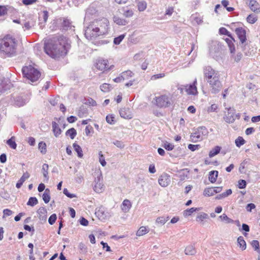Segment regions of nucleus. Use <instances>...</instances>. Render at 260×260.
I'll return each instance as SVG.
<instances>
[{
  "instance_id": "obj_1",
  "label": "nucleus",
  "mask_w": 260,
  "mask_h": 260,
  "mask_svg": "<svg viewBox=\"0 0 260 260\" xmlns=\"http://www.w3.org/2000/svg\"><path fill=\"white\" fill-rule=\"evenodd\" d=\"M44 51L51 57L58 59L67 54L68 51L67 39L63 36H60L56 41L50 40L45 43Z\"/></svg>"
},
{
  "instance_id": "obj_2",
  "label": "nucleus",
  "mask_w": 260,
  "mask_h": 260,
  "mask_svg": "<svg viewBox=\"0 0 260 260\" xmlns=\"http://www.w3.org/2000/svg\"><path fill=\"white\" fill-rule=\"evenodd\" d=\"M18 41L13 35L7 34L0 37V56L10 58L17 54Z\"/></svg>"
},
{
  "instance_id": "obj_3",
  "label": "nucleus",
  "mask_w": 260,
  "mask_h": 260,
  "mask_svg": "<svg viewBox=\"0 0 260 260\" xmlns=\"http://www.w3.org/2000/svg\"><path fill=\"white\" fill-rule=\"evenodd\" d=\"M204 75L205 78L210 85L211 92L215 94L218 93L222 86L219 80L218 72L210 66H207L204 68Z\"/></svg>"
},
{
  "instance_id": "obj_4",
  "label": "nucleus",
  "mask_w": 260,
  "mask_h": 260,
  "mask_svg": "<svg viewBox=\"0 0 260 260\" xmlns=\"http://www.w3.org/2000/svg\"><path fill=\"white\" fill-rule=\"evenodd\" d=\"M173 95L170 92L155 96L154 104L159 108H167L173 104Z\"/></svg>"
},
{
  "instance_id": "obj_5",
  "label": "nucleus",
  "mask_w": 260,
  "mask_h": 260,
  "mask_svg": "<svg viewBox=\"0 0 260 260\" xmlns=\"http://www.w3.org/2000/svg\"><path fill=\"white\" fill-rule=\"evenodd\" d=\"M22 72L23 76L31 83L38 81L41 75L39 71L31 65L23 67Z\"/></svg>"
},
{
  "instance_id": "obj_6",
  "label": "nucleus",
  "mask_w": 260,
  "mask_h": 260,
  "mask_svg": "<svg viewBox=\"0 0 260 260\" xmlns=\"http://www.w3.org/2000/svg\"><path fill=\"white\" fill-rule=\"evenodd\" d=\"M94 25L96 27V30L101 36L106 35L109 30V22L107 19L103 18L101 19L94 20L92 21Z\"/></svg>"
},
{
  "instance_id": "obj_7",
  "label": "nucleus",
  "mask_w": 260,
  "mask_h": 260,
  "mask_svg": "<svg viewBox=\"0 0 260 260\" xmlns=\"http://www.w3.org/2000/svg\"><path fill=\"white\" fill-rule=\"evenodd\" d=\"M96 30V27L91 22L87 26L85 27L84 30V35L86 39L89 40H94L98 37L101 36Z\"/></svg>"
},
{
  "instance_id": "obj_8",
  "label": "nucleus",
  "mask_w": 260,
  "mask_h": 260,
  "mask_svg": "<svg viewBox=\"0 0 260 260\" xmlns=\"http://www.w3.org/2000/svg\"><path fill=\"white\" fill-rule=\"evenodd\" d=\"M208 133V130L205 126H201L191 135L190 138L192 142L196 143L203 140Z\"/></svg>"
},
{
  "instance_id": "obj_9",
  "label": "nucleus",
  "mask_w": 260,
  "mask_h": 260,
  "mask_svg": "<svg viewBox=\"0 0 260 260\" xmlns=\"http://www.w3.org/2000/svg\"><path fill=\"white\" fill-rule=\"evenodd\" d=\"M104 185L103 184V178L101 171H98L94 174V180L93 190L98 193L102 192L104 190Z\"/></svg>"
},
{
  "instance_id": "obj_10",
  "label": "nucleus",
  "mask_w": 260,
  "mask_h": 260,
  "mask_svg": "<svg viewBox=\"0 0 260 260\" xmlns=\"http://www.w3.org/2000/svg\"><path fill=\"white\" fill-rule=\"evenodd\" d=\"M240 117V114H235V110L234 108H229L227 109V112L225 113L223 119L225 121L229 123H233L236 118L239 119Z\"/></svg>"
},
{
  "instance_id": "obj_11",
  "label": "nucleus",
  "mask_w": 260,
  "mask_h": 260,
  "mask_svg": "<svg viewBox=\"0 0 260 260\" xmlns=\"http://www.w3.org/2000/svg\"><path fill=\"white\" fill-rule=\"evenodd\" d=\"M197 84V79H195L192 84L184 86V89L188 94L196 95L197 94L198 90L196 86Z\"/></svg>"
},
{
  "instance_id": "obj_12",
  "label": "nucleus",
  "mask_w": 260,
  "mask_h": 260,
  "mask_svg": "<svg viewBox=\"0 0 260 260\" xmlns=\"http://www.w3.org/2000/svg\"><path fill=\"white\" fill-rule=\"evenodd\" d=\"M95 215L101 220H106L109 218L110 215L104 208H100L98 210L95 212Z\"/></svg>"
},
{
  "instance_id": "obj_13",
  "label": "nucleus",
  "mask_w": 260,
  "mask_h": 260,
  "mask_svg": "<svg viewBox=\"0 0 260 260\" xmlns=\"http://www.w3.org/2000/svg\"><path fill=\"white\" fill-rule=\"evenodd\" d=\"M246 4L252 11L255 13H260V5L256 0H247Z\"/></svg>"
},
{
  "instance_id": "obj_14",
  "label": "nucleus",
  "mask_w": 260,
  "mask_h": 260,
  "mask_svg": "<svg viewBox=\"0 0 260 260\" xmlns=\"http://www.w3.org/2000/svg\"><path fill=\"white\" fill-rule=\"evenodd\" d=\"M235 32L242 44L246 42L247 40L246 32L244 28L243 27H237L235 29Z\"/></svg>"
},
{
  "instance_id": "obj_15",
  "label": "nucleus",
  "mask_w": 260,
  "mask_h": 260,
  "mask_svg": "<svg viewBox=\"0 0 260 260\" xmlns=\"http://www.w3.org/2000/svg\"><path fill=\"white\" fill-rule=\"evenodd\" d=\"M29 101V99L26 96H18L14 99V105L18 107L23 106Z\"/></svg>"
},
{
  "instance_id": "obj_16",
  "label": "nucleus",
  "mask_w": 260,
  "mask_h": 260,
  "mask_svg": "<svg viewBox=\"0 0 260 260\" xmlns=\"http://www.w3.org/2000/svg\"><path fill=\"white\" fill-rule=\"evenodd\" d=\"M158 181L160 186L166 187L170 182V176L167 173H164L159 177Z\"/></svg>"
},
{
  "instance_id": "obj_17",
  "label": "nucleus",
  "mask_w": 260,
  "mask_h": 260,
  "mask_svg": "<svg viewBox=\"0 0 260 260\" xmlns=\"http://www.w3.org/2000/svg\"><path fill=\"white\" fill-rule=\"evenodd\" d=\"M96 68L100 71H104L109 69L108 60L106 59H99L96 62Z\"/></svg>"
},
{
  "instance_id": "obj_18",
  "label": "nucleus",
  "mask_w": 260,
  "mask_h": 260,
  "mask_svg": "<svg viewBox=\"0 0 260 260\" xmlns=\"http://www.w3.org/2000/svg\"><path fill=\"white\" fill-rule=\"evenodd\" d=\"M120 116L124 119H130L133 118V115L128 108H123L119 110Z\"/></svg>"
},
{
  "instance_id": "obj_19",
  "label": "nucleus",
  "mask_w": 260,
  "mask_h": 260,
  "mask_svg": "<svg viewBox=\"0 0 260 260\" xmlns=\"http://www.w3.org/2000/svg\"><path fill=\"white\" fill-rule=\"evenodd\" d=\"M230 37V38L225 39V41L228 45L231 53H233L235 51V47L234 44L235 40L232 36Z\"/></svg>"
},
{
  "instance_id": "obj_20",
  "label": "nucleus",
  "mask_w": 260,
  "mask_h": 260,
  "mask_svg": "<svg viewBox=\"0 0 260 260\" xmlns=\"http://www.w3.org/2000/svg\"><path fill=\"white\" fill-rule=\"evenodd\" d=\"M209 218L208 215L205 212H201L196 217V221L198 222L203 224L206 219Z\"/></svg>"
},
{
  "instance_id": "obj_21",
  "label": "nucleus",
  "mask_w": 260,
  "mask_h": 260,
  "mask_svg": "<svg viewBox=\"0 0 260 260\" xmlns=\"http://www.w3.org/2000/svg\"><path fill=\"white\" fill-rule=\"evenodd\" d=\"M52 131L55 137H58L62 132L58 124L55 121L52 122Z\"/></svg>"
},
{
  "instance_id": "obj_22",
  "label": "nucleus",
  "mask_w": 260,
  "mask_h": 260,
  "mask_svg": "<svg viewBox=\"0 0 260 260\" xmlns=\"http://www.w3.org/2000/svg\"><path fill=\"white\" fill-rule=\"evenodd\" d=\"M30 175L29 174L26 172L25 173H24L22 177L20 178V179L18 181L16 184V187L17 188H20L21 186L22 185L23 182L29 177Z\"/></svg>"
},
{
  "instance_id": "obj_23",
  "label": "nucleus",
  "mask_w": 260,
  "mask_h": 260,
  "mask_svg": "<svg viewBox=\"0 0 260 260\" xmlns=\"http://www.w3.org/2000/svg\"><path fill=\"white\" fill-rule=\"evenodd\" d=\"M132 207V204L129 200H124L121 205V209L124 212H127Z\"/></svg>"
},
{
  "instance_id": "obj_24",
  "label": "nucleus",
  "mask_w": 260,
  "mask_h": 260,
  "mask_svg": "<svg viewBox=\"0 0 260 260\" xmlns=\"http://www.w3.org/2000/svg\"><path fill=\"white\" fill-rule=\"evenodd\" d=\"M238 246L242 250H244L246 248V243L242 236H240L237 239Z\"/></svg>"
},
{
  "instance_id": "obj_25",
  "label": "nucleus",
  "mask_w": 260,
  "mask_h": 260,
  "mask_svg": "<svg viewBox=\"0 0 260 260\" xmlns=\"http://www.w3.org/2000/svg\"><path fill=\"white\" fill-rule=\"evenodd\" d=\"M218 172L217 171H212L209 172V180L211 183H214L217 179Z\"/></svg>"
},
{
  "instance_id": "obj_26",
  "label": "nucleus",
  "mask_w": 260,
  "mask_h": 260,
  "mask_svg": "<svg viewBox=\"0 0 260 260\" xmlns=\"http://www.w3.org/2000/svg\"><path fill=\"white\" fill-rule=\"evenodd\" d=\"M113 21L119 25H125L127 24V22L125 19L116 16L113 17Z\"/></svg>"
},
{
  "instance_id": "obj_27",
  "label": "nucleus",
  "mask_w": 260,
  "mask_h": 260,
  "mask_svg": "<svg viewBox=\"0 0 260 260\" xmlns=\"http://www.w3.org/2000/svg\"><path fill=\"white\" fill-rule=\"evenodd\" d=\"M123 80H128L129 78L133 77L134 74L133 72L130 70H127L121 73Z\"/></svg>"
},
{
  "instance_id": "obj_28",
  "label": "nucleus",
  "mask_w": 260,
  "mask_h": 260,
  "mask_svg": "<svg viewBox=\"0 0 260 260\" xmlns=\"http://www.w3.org/2000/svg\"><path fill=\"white\" fill-rule=\"evenodd\" d=\"M185 253L186 255H194L196 253V250L193 245H189L186 247Z\"/></svg>"
},
{
  "instance_id": "obj_29",
  "label": "nucleus",
  "mask_w": 260,
  "mask_h": 260,
  "mask_svg": "<svg viewBox=\"0 0 260 260\" xmlns=\"http://www.w3.org/2000/svg\"><path fill=\"white\" fill-rule=\"evenodd\" d=\"M149 232V229L144 226H141L136 233V235L140 237L145 235Z\"/></svg>"
},
{
  "instance_id": "obj_30",
  "label": "nucleus",
  "mask_w": 260,
  "mask_h": 260,
  "mask_svg": "<svg viewBox=\"0 0 260 260\" xmlns=\"http://www.w3.org/2000/svg\"><path fill=\"white\" fill-rule=\"evenodd\" d=\"M73 146L75 151L77 153L78 156L80 158L82 157L83 154L81 147L76 143H74Z\"/></svg>"
},
{
  "instance_id": "obj_31",
  "label": "nucleus",
  "mask_w": 260,
  "mask_h": 260,
  "mask_svg": "<svg viewBox=\"0 0 260 260\" xmlns=\"http://www.w3.org/2000/svg\"><path fill=\"white\" fill-rule=\"evenodd\" d=\"M42 198L43 201L45 203H48L50 200V190L48 188H46L44 192Z\"/></svg>"
},
{
  "instance_id": "obj_32",
  "label": "nucleus",
  "mask_w": 260,
  "mask_h": 260,
  "mask_svg": "<svg viewBox=\"0 0 260 260\" xmlns=\"http://www.w3.org/2000/svg\"><path fill=\"white\" fill-rule=\"evenodd\" d=\"M66 135L71 139H74L77 135L76 130L74 128H70L66 132Z\"/></svg>"
},
{
  "instance_id": "obj_33",
  "label": "nucleus",
  "mask_w": 260,
  "mask_h": 260,
  "mask_svg": "<svg viewBox=\"0 0 260 260\" xmlns=\"http://www.w3.org/2000/svg\"><path fill=\"white\" fill-rule=\"evenodd\" d=\"M220 150H221L220 147H219L218 146H215L214 148L210 150V151L209 152V157H212L214 156L215 155H217V154H218L220 152Z\"/></svg>"
},
{
  "instance_id": "obj_34",
  "label": "nucleus",
  "mask_w": 260,
  "mask_h": 260,
  "mask_svg": "<svg viewBox=\"0 0 260 260\" xmlns=\"http://www.w3.org/2000/svg\"><path fill=\"white\" fill-rule=\"evenodd\" d=\"M200 208H191L190 209H186L183 211V215L185 217H187L191 215L193 212L199 211Z\"/></svg>"
},
{
  "instance_id": "obj_35",
  "label": "nucleus",
  "mask_w": 260,
  "mask_h": 260,
  "mask_svg": "<svg viewBox=\"0 0 260 260\" xmlns=\"http://www.w3.org/2000/svg\"><path fill=\"white\" fill-rule=\"evenodd\" d=\"M147 3L144 1H140L137 4L138 9L140 12H143L147 8Z\"/></svg>"
},
{
  "instance_id": "obj_36",
  "label": "nucleus",
  "mask_w": 260,
  "mask_h": 260,
  "mask_svg": "<svg viewBox=\"0 0 260 260\" xmlns=\"http://www.w3.org/2000/svg\"><path fill=\"white\" fill-rule=\"evenodd\" d=\"M49 166L47 164H44L42 166V172L44 177L48 180Z\"/></svg>"
},
{
  "instance_id": "obj_37",
  "label": "nucleus",
  "mask_w": 260,
  "mask_h": 260,
  "mask_svg": "<svg viewBox=\"0 0 260 260\" xmlns=\"http://www.w3.org/2000/svg\"><path fill=\"white\" fill-rule=\"evenodd\" d=\"M214 190L212 187L206 188L203 192L205 197H210L214 195Z\"/></svg>"
},
{
  "instance_id": "obj_38",
  "label": "nucleus",
  "mask_w": 260,
  "mask_h": 260,
  "mask_svg": "<svg viewBox=\"0 0 260 260\" xmlns=\"http://www.w3.org/2000/svg\"><path fill=\"white\" fill-rule=\"evenodd\" d=\"M246 20L248 23L250 24H254L257 20V16L253 14H251L247 16Z\"/></svg>"
},
{
  "instance_id": "obj_39",
  "label": "nucleus",
  "mask_w": 260,
  "mask_h": 260,
  "mask_svg": "<svg viewBox=\"0 0 260 260\" xmlns=\"http://www.w3.org/2000/svg\"><path fill=\"white\" fill-rule=\"evenodd\" d=\"M169 220V217H165L164 216H160L156 218V223L164 225Z\"/></svg>"
},
{
  "instance_id": "obj_40",
  "label": "nucleus",
  "mask_w": 260,
  "mask_h": 260,
  "mask_svg": "<svg viewBox=\"0 0 260 260\" xmlns=\"http://www.w3.org/2000/svg\"><path fill=\"white\" fill-rule=\"evenodd\" d=\"M231 54V58L236 62L240 61L243 56V55L241 52H238L235 54L234 52L233 53Z\"/></svg>"
},
{
  "instance_id": "obj_41",
  "label": "nucleus",
  "mask_w": 260,
  "mask_h": 260,
  "mask_svg": "<svg viewBox=\"0 0 260 260\" xmlns=\"http://www.w3.org/2000/svg\"><path fill=\"white\" fill-rule=\"evenodd\" d=\"M7 143L12 149H15L17 147V144L16 143L14 137H13L9 139L7 141Z\"/></svg>"
},
{
  "instance_id": "obj_42",
  "label": "nucleus",
  "mask_w": 260,
  "mask_h": 260,
  "mask_svg": "<svg viewBox=\"0 0 260 260\" xmlns=\"http://www.w3.org/2000/svg\"><path fill=\"white\" fill-rule=\"evenodd\" d=\"M38 148L42 154L46 153V144L44 142H40L38 144Z\"/></svg>"
},
{
  "instance_id": "obj_43",
  "label": "nucleus",
  "mask_w": 260,
  "mask_h": 260,
  "mask_svg": "<svg viewBox=\"0 0 260 260\" xmlns=\"http://www.w3.org/2000/svg\"><path fill=\"white\" fill-rule=\"evenodd\" d=\"M219 217L222 221H225L226 223H234V220L230 218L225 214H222Z\"/></svg>"
},
{
  "instance_id": "obj_44",
  "label": "nucleus",
  "mask_w": 260,
  "mask_h": 260,
  "mask_svg": "<svg viewBox=\"0 0 260 260\" xmlns=\"http://www.w3.org/2000/svg\"><path fill=\"white\" fill-rule=\"evenodd\" d=\"M111 87V85L108 83H104L100 86L101 90L104 92H109L110 90Z\"/></svg>"
},
{
  "instance_id": "obj_45",
  "label": "nucleus",
  "mask_w": 260,
  "mask_h": 260,
  "mask_svg": "<svg viewBox=\"0 0 260 260\" xmlns=\"http://www.w3.org/2000/svg\"><path fill=\"white\" fill-rule=\"evenodd\" d=\"M245 143V140L242 137H239L235 140V144L237 147H240Z\"/></svg>"
},
{
  "instance_id": "obj_46",
  "label": "nucleus",
  "mask_w": 260,
  "mask_h": 260,
  "mask_svg": "<svg viewBox=\"0 0 260 260\" xmlns=\"http://www.w3.org/2000/svg\"><path fill=\"white\" fill-rule=\"evenodd\" d=\"M162 146L168 151L172 150L174 148V145L173 144L168 143L167 141L164 143Z\"/></svg>"
},
{
  "instance_id": "obj_47",
  "label": "nucleus",
  "mask_w": 260,
  "mask_h": 260,
  "mask_svg": "<svg viewBox=\"0 0 260 260\" xmlns=\"http://www.w3.org/2000/svg\"><path fill=\"white\" fill-rule=\"evenodd\" d=\"M38 203V201L36 197H30L27 203V205L30 206H34Z\"/></svg>"
},
{
  "instance_id": "obj_48",
  "label": "nucleus",
  "mask_w": 260,
  "mask_h": 260,
  "mask_svg": "<svg viewBox=\"0 0 260 260\" xmlns=\"http://www.w3.org/2000/svg\"><path fill=\"white\" fill-rule=\"evenodd\" d=\"M115 117L113 114H109L106 116V119L107 123L110 124H114L115 123Z\"/></svg>"
},
{
  "instance_id": "obj_49",
  "label": "nucleus",
  "mask_w": 260,
  "mask_h": 260,
  "mask_svg": "<svg viewBox=\"0 0 260 260\" xmlns=\"http://www.w3.org/2000/svg\"><path fill=\"white\" fill-rule=\"evenodd\" d=\"M124 37L125 35L122 34L117 37L115 38L113 41L114 44L115 45H119L124 38Z\"/></svg>"
},
{
  "instance_id": "obj_50",
  "label": "nucleus",
  "mask_w": 260,
  "mask_h": 260,
  "mask_svg": "<svg viewBox=\"0 0 260 260\" xmlns=\"http://www.w3.org/2000/svg\"><path fill=\"white\" fill-rule=\"evenodd\" d=\"M85 132L86 136H90L93 133V128L92 126L90 125H87L85 129Z\"/></svg>"
},
{
  "instance_id": "obj_51",
  "label": "nucleus",
  "mask_w": 260,
  "mask_h": 260,
  "mask_svg": "<svg viewBox=\"0 0 260 260\" xmlns=\"http://www.w3.org/2000/svg\"><path fill=\"white\" fill-rule=\"evenodd\" d=\"M8 9L6 6H0V17L7 14Z\"/></svg>"
},
{
  "instance_id": "obj_52",
  "label": "nucleus",
  "mask_w": 260,
  "mask_h": 260,
  "mask_svg": "<svg viewBox=\"0 0 260 260\" xmlns=\"http://www.w3.org/2000/svg\"><path fill=\"white\" fill-rule=\"evenodd\" d=\"M99 161L101 165L103 167L105 166L106 165V161L105 160V157L104 155L102 154V151H100L99 153Z\"/></svg>"
},
{
  "instance_id": "obj_53",
  "label": "nucleus",
  "mask_w": 260,
  "mask_h": 260,
  "mask_svg": "<svg viewBox=\"0 0 260 260\" xmlns=\"http://www.w3.org/2000/svg\"><path fill=\"white\" fill-rule=\"evenodd\" d=\"M219 32L220 35H225L228 37H231V34L224 27H221L219 29Z\"/></svg>"
},
{
  "instance_id": "obj_54",
  "label": "nucleus",
  "mask_w": 260,
  "mask_h": 260,
  "mask_svg": "<svg viewBox=\"0 0 260 260\" xmlns=\"http://www.w3.org/2000/svg\"><path fill=\"white\" fill-rule=\"evenodd\" d=\"M35 23L33 21L25 22L24 23L23 27L25 29L28 30L34 26Z\"/></svg>"
},
{
  "instance_id": "obj_55",
  "label": "nucleus",
  "mask_w": 260,
  "mask_h": 260,
  "mask_svg": "<svg viewBox=\"0 0 260 260\" xmlns=\"http://www.w3.org/2000/svg\"><path fill=\"white\" fill-rule=\"evenodd\" d=\"M165 76V73H160L152 76L150 78L151 80H156L158 79L164 78Z\"/></svg>"
},
{
  "instance_id": "obj_56",
  "label": "nucleus",
  "mask_w": 260,
  "mask_h": 260,
  "mask_svg": "<svg viewBox=\"0 0 260 260\" xmlns=\"http://www.w3.org/2000/svg\"><path fill=\"white\" fill-rule=\"evenodd\" d=\"M57 219V216L55 214H52L49 218L48 222L50 224H53Z\"/></svg>"
},
{
  "instance_id": "obj_57",
  "label": "nucleus",
  "mask_w": 260,
  "mask_h": 260,
  "mask_svg": "<svg viewBox=\"0 0 260 260\" xmlns=\"http://www.w3.org/2000/svg\"><path fill=\"white\" fill-rule=\"evenodd\" d=\"M113 143L117 147L120 149L123 148L125 146V145L124 144L123 142L121 141L115 140L113 142Z\"/></svg>"
},
{
  "instance_id": "obj_58",
  "label": "nucleus",
  "mask_w": 260,
  "mask_h": 260,
  "mask_svg": "<svg viewBox=\"0 0 260 260\" xmlns=\"http://www.w3.org/2000/svg\"><path fill=\"white\" fill-rule=\"evenodd\" d=\"M218 109V106L217 105L215 104H213L211 105V106L210 107L208 108L207 111L208 113L215 112Z\"/></svg>"
},
{
  "instance_id": "obj_59",
  "label": "nucleus",
  "mask_w": 260,
  "mask_h": 260,
  "mask_svg": "<svg viewBox=\"0 0 260 260\" xmlns=\"http://www.w3.org/2000/svg\"><path fill=\"white\" fill-rule=\"evenodd\" d=\"M62 26L64 29H68L71 26V22L68 19H64L62 22Z\"/></svg>"
},
{
  "instance_id": "obj_60",
  "label": "nucleus",
  "mask_w": 260,
  "mask_h": 260,
  "mask_svg": "<svg viewBox=\"0 0 260 260\" xmlns=\"http://www.w3.org/2000/svg\"><path fill=\"white\" fill-rule=\"evenodd\" d=\"M38 0H22V2L23 5L25 6H28L30 5H32L36 3H37Z\"/></svg>"
},
{
  "instance_id": "obj_61",
  "label": "nucleus",
  "mask_w": 260,
  "mask_h": 260,
  "mask_svg": "<svg viewBox=\"0 0 260 260\" xmlns=\"http://www.w3.org/2000/svg\"><path fill=\"white\" fill-rule=\"evenodd\" d=\"M238 187L240 189H243L246 187V182L245 180L241 179L238 182Z\"/></svg>"
},
{
  "instance_id": "obj_62",
  "label": "nucleus",
  "mask_w": 260,
  "mask_h": 260,
  "mask_svg": "<svg viewBox=\"0 0 260 260\" xmlns=\"http://www.w3.org/2000/svg\"><path fill=\"white\" fill-rule=\"evenodd\" d=\"M123 14L126 17H130L133 15L134 13L132 10H126L124 11Z\"/></svg>"
},
{
  "instance_id": "obj_63",
  "label": "nucleus",
  "mask_w": 260,
  "mask_h": 260,
  "mask_svg": "<svg viewBox=\"0 0 260 260\" xmlns=\"http://www.w3.org/2000/svg\"><path fill=\"white\" fill-rule=\"evenodd\" d=\"M63 192L66 196H67L69 198L71 199L76 197V196L75 194L70 193L67 188H64Z\"/></svg>"
},
{
  "instance_id": "obj_64",
  "label": "nucleus",
  "mask_w": 260,
  "mask_h": 260,
  "mask_svg": "<svg viewBox=\"0 0 260 260\" xmlns=\"http://www.w3.org/2000/svg\"><path fill=\"white\" fill-rule=\"evenodd\" d=\"M251 246L254 249V250L258 249L259 248V242L257 240H253L251 242Z\"/></svg>"
}]
</instances>
